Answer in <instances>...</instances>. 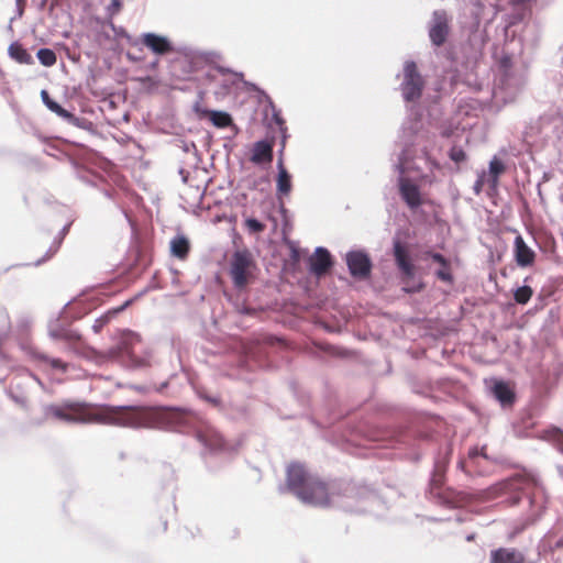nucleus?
I'll return each mask as SVG.
<instances>
[{
	"instance_id": "35",
	"label": "nucleus",
	"mask_w": 563,
	"mask_h": 563,
	"mask_svg": "<svg viewBox=\"0 0 563 563\" xmlns=\"http://www.w3.org/2000/svg\"><path fill=\"white\" fill-rule=\"evenodd\" d=\"M292 253H294V254H292V257H294V258H297V256H298V252H297L296 250H294V252H292Z\"/></svg>"
},
{
	"instance_id": "15",
	"label": "nucleus",
	"mask_w": 563,
	"mask_h": 563,
	"mask_svg": "<svg viewBox=\"0 0 563 563\" xmlns=\"http://www.w3.org/2000/svg\"><path fill=\"white\" fill-rule=\"evenodd\" d=\"M490 563H526V560L523 554L516 550L500 548L492 552Z\"/></svg>"
},
{
	"instance_id": "26",
	"label": "nucleus",
	"mask_w": 563,
	"mask_h": 563,
	"mask_svg": "<svg viewBox=\"0 0 563 563\" xmlns=\"http://www.w3.org/2000/svg\"><path fill=\"white\" fill-rule=\"evenodd\" d=\"M245 225L251 233H262L265 230V224L254 218L246 219Z\"/></svg>"
},
{
	"instance_id": "16",
	"label": "nucleus",
	"mask_w": 563,
	"mask_h": 563,
	"mask_svg": "<svg viewBox=\"0 0 563 563\" xmlns=\"http://www.w3.org/2000/svg\"><path fill=\"white\" fill-rule=\"evenodd\" d=\"M277 195L278 198L288 196L291 191V177L284 166L283 159L278 161Z\"/></svg>"
},
{
	"instance_id": "20",
	"label": "nucleus",
	"mask_w": 563,
	"mask_h": 563,
	"mask_svg": "<svg viewBox=\"0 0 563 563\" xmlns=\"http://www.w3.org/2000/svg\"><path fill=\"white\" fill-rule=\"evenodd\" d=\"M41 98L44 102V104L54 113H56L58 117L70 120L74 118L73 113L60 107L56 101H54L48 92L46 90L41 91Z\"/></svg>"
},
{
	"instance_id": "1",
	"label": "nucleus",
	"mask_w": 563,
	"mask_h": 563,
	"mask_svg": "<svg viewBox=\"0 0 563 563\" xmlns=\"http://www.w3.org/2000/svg\"><path fill=\"white\" fill-rule=\"evenodd\" d=\"M45 415L69 423H106L130 428H153L158 420L156 411L148 407L97 406L78 401L49 405Z\"/></svg>"
},
{
	"instance_id": "10",
	"label": "nucleus",
	"mask_w": 563,
	"mask_h": 563,
	"mask_svg": "<svg viewBox=\"0 0 563 563\" xmlns=\"http://www.w3.org/2000/svg\"><path fill=\"white\" fill-rule=\"evenodd\" d=\"M399 192L404 201L411 209L421 206V194L419 187L408 178L399 179Z\"/></svg>"
},
{
	"instance_id": "23",
	"label": "nucleus",
	"mask_w": 563,
	"mask_h": 563,
	"mask_svg": "<svg viewBox=\"0 0 563 563\" xmlns=\"http://www.w3.org/2000/svg\"><path fill=\"white\" fill-rule=\"evenodd\" d=\"M40 63L45 67H51L56 64L57 57L54 51L49 48H41L36 54Z\"/></svg>"
},
{
	"instance_id": "8",
	"label": "nucleus",
	"mask_w": 563,
	"mask_h": 563,
	"mask_svg": "<svg viewBox=\"0 0 563 563\" xmlns=\"http://www.w3.org/2000/svg\"><path fill=\"white\" fill-rule=\"evenodd\" d=\"M332 257L327 249L317 247L309 258V268L316 276H322L328 273L332 266Z\"/></svg>"
},
{
	"instance_id": "7",
	"label": "nucleus",
	"mask_w": 563,
	"mask_h": 563,
	"mask_svg": "<svg viewBox=\"0 0 563 563\" xmlns=\"http://www.w3.org/2000/svg\"><path fill=\"white\" fill-rule=\"evenodd\" d=\"M394 258L397 267L402 276L407 279L412 278L416 273V267L411 262L407 246L400 240H395L393 243Z\"/></svg>"
},
{
	"instance_id": "19",
	"label": "nucleus",
	"mask_w": 563,
	"mask_h": 563,
	"mask_svg": "<svg viewBox=\"0 0 563 563\" xmlns=\"http://www.w3.org/2000/svg\"><path fill=\"white\" fill-rule=\"evenodd\" d=\"M202 115L208 117L217 128H228L232 124V118L229 113L216 110H205Z\"/></svg>"
},
{
	"instance_id": "30",
	"label": "nucleus",
	"mask_w": 563,
	"mask_h": 563,
	"mask_svg": "<svg viewBox=\"0 0 563 563\" xmlns=\"http://www.w3.org/2000/svg\"><path fill=\"white\" fill-rule=\"evenodd\" d=\"M122 2L120 0H111V3L108 5V14L109 16H113L121 11Z\"/></svg>"
},
{
	"instance_id": "6",
	"label": "nucleus",
	"mask_w": 563,
	"mask_h": 563,
	"mask_svg": "<svg viewBox=\"0 0 563 563\" xmlns=\"http://www.w3.org/2000/svg\"><path fill=\"white\" fill-rule=\"evenodd\" d=\"M346 264L353 277L366 278L371 274L372 262L364 252L353 251L347 253Z\"/></svg>"
},
{
	"instance_id": "12",
	"label": "nucleus",
	"mask_w": 563,
	"mask_h": 563,
	"mask_svg": "<svg viewBox=\"0 0 563 563\" xmlns=\"http://www.w3.org/2000/svg\"><path fill=\"white\" fill-rule=\"evenodd\" d=\"M515 261L520 267H528L534 263L536 253L525 242L523 238L518 234L514 243Z\"/></svg>"
},
{
	"instance_id": "32",
	"label": "nucleus",
	"mask_w": 563,
	"mask_h": 563,
	"mask_svg": "<svg viewBox=\"0 0 563 563\" xmlns=\"http://www.w3.org/2000/svg\"><path fill=\"white\" fill-rule=\"evenodd\" d=\"M53 336H54V338H57V339H63V340H66V341H74V340L79 339V336H78V335H75V334H73V333H64V334H62V335L56 334V333H53Z\"/></svg>"
},
{
	"instance_id": "31",
	"label": "nucleus",
	"mask_w": 563,
	"mask_h": 563,
	"mask_svg": "<svg viewBox=\"0 0 563 563\" xmlns=\"http://www.w3.org/2000/svg\"><path fill=\"white\" fill-rule=\"evenodd\" d=\"M45 361L53 367V368H57V369H62L63 372H65L67 369V364L64 363L62 360L59 358H48L46 357Z\"/></svg>"
},
{
	"instance_id": "21",
	"label": "nucleus",
	"mask_w": 563,
	"mask_h": 563,
	"mask_svg": "<svg viewBox=\"0 0 563 563\" xmlns=\"http://www.w3.org/2000/svg\"><path fill=\"white\" fill-rule=\"evenodd\" d=\"M10 56L20 64H33L32 55L19 43H13L9 47Z\"/></svg>"
},
{
	"instance_id": "14",
	"label": "nucleus",
	"mask_w": 563,
	"mask_h": 563,
	"mask_svg": "<svg viewBox=\"0 0 563 563\" xmlns=\"http://www.w3.org/2000/svg\"><path fill=\"white\" fill-rule=\"evenodd\" d=\"M198 440L211 451L221 450L224 446L222 435L214 429L206 427L197 432Z\"/></svg>"
},
{
	"instance_id": "25",
	"label": "nucleus",
	"mask_w": 563,
	"mask_h": 563,
	"mask_svg": "<svg viewBox=\"0 0 563 563\" xmlns=\"http://www.w3.org/2000/svg\"><path fill=\"white\" fill-rule=\"evenodd\" d=\"M505 172V166L501 161L494 158L489 163V173L494 177V181L497 180L498 176Z\"/></svg>"
},
{
	"instance_id": "29",
	"label": "nucleus",
	"mask_w": 563,
	"mask_h": 563,
	"mask_svg": "<svg viewBox=\"0 0 563 563\" xmlns=\"http://www.w3.org/2000/svg\"><path fill=\"white\" fill-rule=\"evenodd\" d=\"M427 255H429L434 262L439 263L442 267H449V261L440 253H433V252H427Z\"/></svg>"
},
{
	"instance_id": "3",
	"label": "nucleus",
	"mask_w": 563,
	"mask_h": 563,
	"mask_svg": "<svg viewBox=\"0 0 563 563\" xmlns=\"http://www.w3.org/2000/svg\"><path fill=\"white\" fill-rule=\"evenodd\" d=\"M257 271V264L249 250H240L232 254L229 275L236 289H245L252 284L256 279Z\"/></svg>"
},
{
	"instance_id": "17",
	"label": "nucleus",
	"mask_w": 563,
	"mask_h": 563,
	"mask_svg": "<svg viewBox=\"0 0 563 563\" xmlns=\"http://www.w3.org/2000/svg\"><path fill=\"white\" fill-rule=\"evenodd\" d=\"M533 493L527 495V499L531 506V514L529 516L530 523L534 522L543 511V500L540 492L531 485Z\"/></svg>"
},
{
	"instance_id": "11",
	"label": "nucleus",
	"mask_w": 563,
	"mask_h": 563,
	"mask_svg": "<svg viewBox=\"0 0 563 563\" xmlns=\"http://www.w3.org/2000/svg\"><path fill=\"white\" fill-rule=\"evenodd\" d=\"M273 141H257L253 144L250 161L256 165L271 164L273 161Z\"/></svg>"
},
{
	"instance_id": "13",
	"label": "nucleus",
	"mask_w": 563,
	"mask_h": 563,
	"mask_svg": "<svg viewBox=\"0 0 563 563\" xmlns=\"http://www.w3.org/2000/svg\"><path fill=\"white\" fill-rule=\"evenodd\" d=\"M141 343V338L139 334L135 333H128L123 336L121 343H120V352L126 354L136 366H147L150 365V361L147 357H135V345Z\"/></svg>"
},
{
	"instance_id": "18",
	"label": "nucleus",
	"mask_w": 563,
	"mask_h": 563,
	"mask_svg": "<svg viewBox=\"0 0 563 563\" xmlns=\"http://www.w3.org/2000/svg\"><path fill=\"white\" fill-rule=\"evenodd\" d=\"M493 394L503 405H511L515 400V393L509 385L504 382H497L494 385Z\"/></svg>"
},
{
	"instance_id": "5",
	"label": "nucleus",
	"mask_w": 563,
	"mask_h": 563,
	"mask_svg": "<svg viewBox=\"0 0 563 563\" xmlns=\"http://www.w3.org/2000/svg\"><path fill=\"white\" fill-rule=\"evenodd\" d=\"M450 34V19L444 10H437L432 14L429 27V37L433 45L442 46Z\"/></svg>"
},
{
	"instance_id": "27",
	"label": "nucleus",
	"mask_w": 563,
	"mask_h": 563,
	"mask_svg": "<svg viewBox=\"0 0 563 563\" xmlns=\"http://www.w3.org/2000/svg\"><path fill=\"white\" fill-rule=\"evenodd\" d=\"M450 158L455 163H462L466 159V153L462 147L453 146L449 153Z\"/></svg>"
},
{
	"instance_id": "33",
	"label": "nucleus",
	"mask_w": 563,
	"mask_h": 563,
	"mask_svg": "<svg viewBox=\"0 0 563 563\" xmlns=\"http://www.w3.org/2000/svg\"><path fill=\"white\" fill-rule=\"evenodd\" d=\"M130 302H131L130 300H129V301H126V302H124V303H123V305H122V306H121L117 311H122V310H124V309L130 305Z\"/></svg>"
},
{
	"instance_id": "2",
	"label": "nucleus",
	"mask_w": 563,
	"mask_h": 563,
	"mask_svg": "<svg viewBox=\"0 0 563 563\" xmlns=\"http://www.w3.org/2000/svg\"><path fill=\"white\" fill-rule=\"evenodd\" d=\"M287 488L303 504L328 507L333 488L316 475L310 474L300 463H291L286 471Z\"/></svg>"
},
{
	"instance_id": "28",
	"label": "nucleus",
	"mask_w": 563,
	"mask_h": 563,
	"mask_svg": "<svg viewBox=\"0 0 563 563\" xmlns=\"http://www.w3.org/2000/svg\"><path fill=\"white\" fill-rule=\"evenodd\" d=\"M435 275L442 282H446V283H452L453 282V276H452L451 267L450 266L448 268L441 266V269H439L435 273Z\"/></svg>"
},
{
	"instance_id": "22",
	"label": "nucleus",
	"mask_w": 563,
	"mask_h": 563,
	"mask_svg": "<svg viewBox=\"0 0 563 563\" xmlns=\"http://www.w3.org/2000/svg\"><path fill=\"white\" fill-rule=\"evenodd\" d=\"M172 253L174 256L184 260L189 253V242L185 236L175 238L172 243Z\"/></svg>"
},
{
	"instance_id": "24",
	"label": "nucleus",
	"mask_w": 563,
	"mask_h": 563,
	"mask_svg": "<svg viewBox=\"0 0 563 563\" xmlns=\"http://www.w3.org/2000/svg\"><path fill=\"white\" fill-rule=\"evenodd\" d=\"M532 294L531 287L522 286L515 291L514 297L517 303L525 305L531 299Z\"/></svg>"
},
{
	"instance_id": "34",
	"label": "nucleus",
	"mask_w": 563,
	"mask_h": 563,
	"mask_svg": "<svg viewBox=\"0 0 563 563\" xmlns=\"http://www.w3.org/2000/svg\"><path fill=\"white\" fill-rule=\"evenodd\" d=\"M478 452H477V449H473L470 451V456H474V455H477Z\"/></svg>"
},
{
	"instance_id": "9",
	"label": "nucleus",
	"mask_w": 563,
	"mask_h": 563,
	"mask_svg": "<svg viewBox=\"0 0 563 563\" xmlns=\"http://www.w3.org/2000/svg\"><path fill=\"white\" fill-rule=\"evenodd\" d=\"M141 43L156 55H166L173 52V45L169 40L155 33L143 34Z\"/></svg>"
},
{
	"instance_id": "4",
	"label": "nucleus",
	"mask_w": 563,
	"mask_h": 563,
	"mask_svg": "<svg viewBox=\"0 0 563 563\" xmlns=\"http://www.w3.org/2000/svg\"><path fill=\"white\" fill-rule=\"evenodd\" d=\"M424 88V80L418 71L417 64L412 60L404 65V81L401 84L402 96L406 101L420 99Z\"/></svg>"
}]
</instances>
